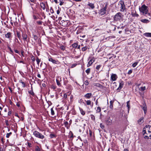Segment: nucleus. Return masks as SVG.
<instances>
[{
    "mask_svg": "<svg viewBox=\"0 0 151 151\" xmlns=\"http://www.w3.org/2000/svg\"><path fill=\"white\" fill-rule=\"evenodd\" d=\"M138 62H135L133 63L132 65V66L133 68L135 67L138 64Z\"/></svg>",
    "mask_w": 151,
    "mask_h": 151,
    "instance_id": "nucleus-35",
    "label": "nucleus"
},
{
    "mask_svg": "<svg viewBox=\"0 0 151 151\" xmlns=\"http://www.w3.org/2000/svg\"><path fill=\"white\" fill-rule=\"evenodd\" d=\"M117 78V76L116 74H112L111 76V80L112 81H115Z\"/></svg>",
    "mask_w": 151,
    "mask_h": 151,
    "instance_id": "nucleus-8",
    "label": "nucleus"
},
{
    "mask_svg": "<svg viewBox=\"0 0 151 151\" xmlns=\"http://www.w3.org/2000/svg\"><path fill=\"white\" fill-rule=\"evenodd\" d=\"M132 15L133 17H137L139 16L138 14L136 13V11H135V12H132Z\"/></svg>",
    "mask_w": 151,
    "mask_h": 151,
    "instance_id": "nucleus-19",
    "label": "nucleus"
},
{
    "mask_svg": "<svg viewBox=\"0 0 151 151\" xmlns=\"http://www.w3.org/2000/svg\"><path fill=\"white\" fill-rule=\"evenodd\" d=\"M37 23L39 25H41L42 24V22L41 21H37Z\"/></svg>",
    "mask_w": 151,
    "mask_h": 151,
    "instance_id": "nucleus-48",
    "label": "nucleus"
},
{
    "mask_svg": "<svg viewBox=\"0 0 151 151\" xmlns=\"http://www.w3.org/2000/svg\"><path fill=\"white\" fill-rule=\"evenodd\" d=\"M100 126L102 129L104 128V125H103L101 123L100 124Z\"/></svg>",
    "mask_w": 151,
    "mask_h": 151,
    "instance_id": "nucleus-53",
    "label": "nucleus"
},
{
    "mask_svg": "<svg viewBox=\"0 0 151 151\" xmlns=\"http://www.w3.org/2000/svg\"><path fill=\"white\" fill-rule=\"evenodd\" d=\"M51 114L52 115H53L55 114L54 111L53 110V108H52L51 109Z\"/></svg>",
    "mask_w": 151,
    "mask_h": 151,
    "instance_id": "nucleus-40",
    "label": "nucleus"
},
{
    "mask_svg": "<svg viewBox=\"0 0 151 151\" xmlns=\"http://www.w3.org/2000/svg\"><path fill=\"white\" fill-rule=\"evenodd\" d=\"M146 89L145 86H144V87H140V90L142 91H145Z\"/></svg>",
    "mask_w": 151,
    "mask_h": 151,
    "instance_id": "nucleus-38",
    "label": "nucleus"
},
{
    "mask_svg": "<svg viewBox=\"0 0 151 151\" xmlns=\"http://www.w3.org/2000/svg\"><path fill=\"white\" fill-rule=\"evenodd\" d=\"M42 85L43 87H45L46 86V85L45 83H42Z\"/></svg>",
    "mask_w": 151,
    "mask_h": 151,
    "instance_id": "nucleus-61",
    "label": "nucleus"
},
{
    "mask_svg": "<svg viewBox=\"0 0 151 151\" xmlns=\"http://www.w3.org/2000/svg\"><path fill=\"white\" fill-rule=\"evenodd\" d=\"M5 123H6V125L7 126H9V123H8V120H6Z\"/></svg>",
    "mask_w": 151,
    "mask_h": 151,
    "instance_id": "nucleus-52",
    "label": "nucleus"
},
{
    "mask_svg": "<svg viewBox=\"0 0 151 151\" xmlns=\"http://www.w3.org/2000/svg\"><path fill=\"white\" fill-rule=\"evenodd\" d=\"M40 149L38 146H37L35 147V151H40Z\"/></svg>",
    "mask_w": 151,
    "mask_h": 151,
    "instance_id": "nucleus-32",
    "label": "nucleus"
},
{
    "mask_svg": "<svg viewBox=\"0 0 151 151\" xmlns=\"http://www.w3.org/2000/svg\"><path fill=\"white\" fill-rule=\"evenodd\" d=\"M33 38L35 40H36L38 39V37L37 35H33Z\"/></svg>",
    "mask_w": 151,
    "mask_h": 151,
    "instance_id": "nucleus-45",
    "label": "nucleus"
},
{
    "mask_svg": "<svg viewBox=\"0 0 151 151\" xmlns=\"http://www.w3.org/2000/svg\"><path fill=\"white\" fill-rule=\"evenodd\" d=\"M48 60L49 61L52 62L53 63L56 64H59L60 63L57 60H55L52 59L50 56L48 57Z\"/></svg>",
    "mask_w": 151,
    "mask_h": 151,
    "instance_id": "nucleus-6",
    "label": "nucleus"
},
{
    "mask_svg": "<svg viewBox=\"0 0 151 151\" xmlns=\"http://www.w3.org/2000/svg\"><path fill=\"white\" fill-rule=\"evenodd\" d=\"M56 82L58 85L59 86H61V84L59 82V81L58 80L56 79Z\"/></svg>",
    "mask_w": 151,
    "mask_h": 151,
    "instance_id": "nucleus-44",
    "label": "nucleus"
},
{
    "mask_svg": "<svg viewBox=\"0 0 151 151\" xmlns=\"http://www.w3.org/2000/svg\"><path fill=\"white\" fill-rule=\"evenodd\" d=\"M143 130L151 131V126L150 125H146L143 129Z\"/></svg>",
    "mask_w": 151,
    "mask_h": 151,
    "instance_id": "nucleus-13",
    "label": "nucleus"
},
{
    "mask_svg": "<svg viewBox=\"0 0 151 151\" xmlns=\"http://www.w3.org/2000/svg\"><path fill=\"white\" fill-rule=\"evenodd\" d=\"M114 102V101H111L110 102V105L109 106V107L111 109H112L113 108V104Z\"/></svg>",
    "mask_w": 151,
    "mask_h": 151,
    "instance_id": "nucleus-21",
    "label": "nucleus"
},
{
    "mask_svg": "<svg viewBox=\"0 0 151 151\" xmlns=\"http://www.w3.org/2000/svg\"><path fill=\"white\" fill-rule=\"evenodd\" d=\"M107 8V5L106 4L104 8L100 10L99 13L101 15H103L105 14L106 12V9Z\"/></svg>",
    "mask_w": 151,
    "mask_h": 151,
    "instance_id": "nucleus-5",
    "label": "nucleus"
},
{
    "mask_svg": "<svg viewBox=\"0 0 151 151\" xmlns=\"http://www.w3.org/2000/svg\"><path fill=\"white\" fill-rule=\"evenodd\" d=\"M11 111H9L8 113V115H10L11 114Z\"/></svg>",
    "mask_w": 151,
    "mask_h": 151,
    "instance_id": "nucleus-62",
    "label": "nucleus"
},
{
    "mask_svg": "<svg viewBox=\"0 0 151 151\" xmlns=\"http://www.w3.org/2000/svg\"><path fill=\"white\" fill-rule=\"evenodd\" d=\"M29 93L32 96H34L35 95L34 93L32 91H29Z\"/></svg>",
    "mask_w": 151,
    "mask_h": 151,
    "instance_id": "nucleus-43",
    "label": "nucleus"
},
{
    "mask_svg": "<svg viewBox=\"0 0 151 151\" xmlns=\"http://www.w3.org/2000/svg\"><path fill=\"white\" fill-rule=\"evenodd\" d=\"M33 18L34 19H37V18L35 15H34L33 16Z\"/></svg>",
    "mask_w": 151,
    "mask_h": 151,
    "instance_id": "nucleus-55",
    "label": "nucleus"
},
{
    "mask_svg": "<svg viewBox=\"0 0 151 151\" xmlns=\"http://www.w3.org/2000/svg\"><path fill=\"white\" fill-rule=\"evenodd\" d=\"M85 101L86 102V104L87 105L89 106V105H91V101L89 100H88L87 101Z\"/></svg>",
    "mask_w": 151,
    "mask_h": 151,
    "instance_id": "nucleus-29",
    "label": "nucleus"
},
{
    "mask_svg": "<svg viewBox=\"0 0 151 151\" xmlns=\"http://www.w3.org/2000/svg\"><path fill=\"white\" fill-rule=\"evenodd\" d=\"M17 37L19 39H20L21 38V34L20 32H17Z\"/></svg>",
    "mask_w": 151,
    "mask_h": 151,
    "instance_id": "nucleus-36",
    "label": "nucleus"
},
{
    "mask_svg": "<svg viewBox=\"0 0 151 151\" xmlns=\"http://www.w3.org/2000/svg\"><path fill=\"white\" fill-rule=\"evenodd\" d=\"M122 14L120 12H118L114 16V19L115 21L119 20L122 17Z\"/></svg>",
    "mask_w": 151,
    "mask_h": 151,
    "instance_id": "nucleus-4",
    "label": "nucleus"
},
{
    "mask_svg": "<svg viewBox=\"0 0 151 151\" xmlns=\"http://www.w3.org/2000/svg\"><path fill=\"white\" fill-rule=\"evenodd\" d=\"M37 77L39 78H41V76L40 74H38L37 76Z\"/></svg>",
    "mask_w": 151,
    "mask_h": 151,
    "instance_id": "nucleus-64",
    "label": "nucleus"
},
{
    "mask_svg": "<svg viewBox=\"0 0 151 151\" xmlns=\"http://www.w3.org/2000/svg\"><path fill=\"white\" fill-rule=\"evenodd\" d=\"M15 116L18 117V118H19V117L18 116V114L17 113H15Z\"/></svg>",
    "mask_w": 151,
    "mask_h": 151,
    "instance_id": "nucleus-60",
    "label": "nucleus"
},
{
    "mask_svg": "<svg viewBox=\"0 0 151 151\" xmlns=\"http://www.w3.org/2000/svg\"><path fill=\"white\" fill-rule=\"evenodd\" d=\"M60 13V12L59 10H58L57 11V13L58 14H59Z\"/></svg>",
    "mask_w": 151,
    "mask_h": 151,
    "instance_id": "nucleus-63",
    "label": "nucleus"
},
{
    "mask_svg": "<svg viewBox=\"0 0 151 151\" xmlns=\"http://www.w3.org/2000/svg\"><path fill=\"white\" fill-rule=\"evenodd\" d=\"M143 135H145V138L146 139H151V131L143 130Z\"/></svg>",
    "mask_w": 151,
    "mask_h": 151,
    "instance_id": "nucleus-1",
    "label": "nucleus"
},
{
    "mask_svg": "<svg viewBox=\"0 0 151 151\" xmlns=\"http://www.w3.org/2000/svg\"><path fill=\"white\" fill-rule=\"evenodd\" d=\"M121 5L120 11L121 12H124L125 9V6L123 1L121 2L120 3Z\"/></svg>",
    "mask_w": 151,
    "mask_h": 151,
    "instance_id": "nucleus-9",
    "label": "nucleus"
},
{
    "mask_svg": "<svg viewBox=\"0 0 151 151\" xmlns=\"http://www.w3.org/2000/svg\"><path fill=\"white\" fill-rule=\"evenodd\" d=\"M143 104L142 105H141L140 106L142 109L143 110L144 114H145L147 111V107L146 104L145 103H143Z\"/></svg>",
    "mask_w": 151,
    "mask_h": 151,
    "instance_id": "nucleus-7",
    "label": "nucleus"
},
{
    "mask_svg": "<svg viewBox=\"0 0 151 151\" xmlns=\"http://www.w3.org/2000/svg\"><path fill=\"white\" fill-rule=\"evenodd\" d=\"M50 12L52 13H54L53 10V9L52 7L50 8Z\"/></svg>",
    "mask_w": 151,
    "mask_h": 151,
    "instance_id": "nucleus-50",
    "label": "nucleus"
},
{
    "mask_svg": "<svg viewBox=\"0 0 151 151\" xmlns=\"http://www.w3.org/2000/svg\"><path fill=\"white\" fill-rule=\"evenodd\" d=\"M95 61V59L94 58H92L88 62L87 65V66L88 67L90 66Z\"/></svg>",
    "mask_w": 151,
    "mask_h": 151,
    "instance_id": "nucleus-14",
    "label": "nucleus"
},
{
    "mask_svg": "<svg viewBox=\"0 0 151 151\" xmlns=\"http://www.w3.org/2000/svg\"><path fill=\"white\" fill-rule=\"evenodd\" d=\"M50 137L51 138H53L56 137V135L53 134L51 133L50 134Z\"/></svg>",
    "mask_w": 151,
    "mask_h": 151,
    "instance_id": "nucleus-27",
    "label": "nucleus"
},
{
    "mask_svg": "<svg viewBox=\"0 0 151 151\" xmlns=\"http://www.w3.org/2000/svg\"><path fill=\"white\" fill-rule=\"evenodd\" d=\"M28 145L29 146V147H31V144L30 143H28Z\"/></svg>",
    "mask_w": 151,
    "mask_h": 151,
    "instance_id": "nucleus-58",
    "label": "nucleus"
},
{
    "mask_svg": "<svg viewBox=\"0 0 151 151\" xmlns=\"http://www.w3.org/2000/svg\"><path fill=\"white\" fill-rule=\"evenodd\" d=\"M68 21L62 20L61 21L60 24L62 26L65 27L68 24Z\"/></svg>",
    "mask_w": 151,
    "mask_h": 151,
    "instance_id": "nucleus-10",
    "label": "nucleus"
},
{
    "mask_svg": "<svg viewBox=\"0 0 151 151\" xmlns=\"http://www.w3.org/2000/svg\"><path fill=\"white\" fill-rule=\"evenodd\" d=\"M60 49L62 50H64L65 49V47L63 46H62L60 47Z\"/></svg>",
    "mask_w": 151,
    "mask_h": 151,
    "instance_id": "nucleus-49",
    "label": "nucleus"
},
{
    "mask_svg": "<svg viewBox=\"0 0 151 151\" xmlns=\"http://www.w3.org/2000/svg\"><path fill=\"white\" fill-rule=\"evenodd\" d=\"M12 134V133L10 132L9 133H7L6 135V137L7 138H9V136Z\"/></svg>",
    "mask_w": 151,
    "mask_h": 151,
    "instance_id": "nucleus-39",
    "label": "nucleus"
},
{
    "mask_svg": "<svg viewBox=\"0 0 151 151\" xmlns=\"http://www.w3.org/2000/svg\"><path fill=\"white\" fill-rule=\"evenodd\" d=\"M14 51L16 53H19V51L16 50H15Z\"/></svg>",
    "mask_w": 151,
    "mask_h": 151,
    "instance_id": "nucleus-56",
    "label": "nucleus"
},
{
    "mask_svg": "<svg viewBox=\"0 0 151 151\" xmlns=\"http://www.w3.org/2000/svg\"><path fill=\"white\" fill-rule=\"evenodd\" d=\"M144 35L147 37H151V33H146L144 34Z\"/></svg>",
    "mask_w": 151,
    "mask_h": 151,
    "instance_id": "nucleus-26",
    "label": "nucleus"
},
{
    "mask_svg": "<svg viewBox=\"0 0 151 151\" xmlns=\"http://www.w3.org/2000/svg\"><path fill=\"white\" fill-rule=\"evenodd\" d=\"M84 96L87 99H89L92 96V94L91 93H88L85 95Z\"/></svg>",
    "mask_w": 151,
    "mask_h": 151,
    "instance_id": "nucleus-11",
    "label": "nucleus"
},
{
    "mask_svg": "<svg viewBox=\"0 0 151 151\" xmlns=\"http://www.w3.org/2000/svg\"><path fill=\"white\" fill-rule=\"evenodd\" d=\"M65 126L67 127L68 124V122H65L64 123Z\"/></svg>",
    "mask_w": 151,
    "mask_h": 151,
    "instance_id": "nucleus-47",
    "label": "nucleus"
},
{
    "mask_svg": "<svg viewBox=\"0 0 151 151\" xmlns=\"http://www.w3.org/2000/svg\"><path fill=\"white\" fill-rule=\"evenodd\" d=\"M88 5L92 9H93L95 8L93 4L90 3L88 4Z\"/></svg>",
    "mask_w": 151,
    "mask_h": 151,
    "instance_id": "nucleus-20",
    "label": "nucleus"
},
{
    "mask_svg": "<svg viewBox=\"0 0 151 151\" xmlns=\"http://www.w3.org/2000/svg\"><path fill=\"white\" fill-rule=\"evenodd\" d=\"M124 85V82L122 81H121L119 82V87L117 89V90H120L123 87Z\"/></svg>",
    "mask_w": 151,
    "mask_h": 151,
    "instance_id": "nucleus-12",
    "label": "nucleus"
},
{
    "mask_svg": "<svg viewBox=\"0 0 151 151\" xmlns=\"http://www.w3.org/2000/svg\"><path fill=\"white\" fill-rule=\"evenodd\" d=\"M132 72V70H129L128 72V74H131Z\"/></svg>",
    "mask_w": 151,
    "mask_h": 151,
    "instance_id": "nucleus-51",
    "label": "nucleus"
},
{
    "mask_svg": "<svg viewBox=\"0 0 151 151\" xmlns=\"http://www.w3.org/2000/svg\"><path fill=\"white\" fill-rule=\"evenodd\" d=\"M140 21L142 22L145 23H147L149 22H150L148 19H141Z\"/></svg>",
    "mask_w": 151,
    "mask_h": 151,
    "instance_id": "nucleus-18",
    "label": "nucleus"
},
{
    "mask_svg": "<svg viewBox=\"0 0 151 151\" xmlns=\"http://www.w3.org/2000/svg\"><path fill=\"white\" fill-rule=\"evenodd\" d=\"M96 113H99L101 111V108L100 107H98L96 110Z\"/></svg>",
    "mask_w": 151,
    "mask_h": 151,
    "instance_id": "nucleus-31",
    "label": "nucleus"
},
{
    "mask_svg": "<svg viewBox=\"0 0 151 151\" xmlns=\"http://www.w3.org/2000/svg\"><path fill=\"white\" fill-rule=\"evenodd\" d=\"M19 82L22 83V87L23 88H24L25 86V83L23 82L22 81V80H20L19 81Z\"/></svg>",
    "mask_w": 151,
    "mask_h": 151,
    "instance_id": "nucleus-28",
    "label": "nucleus"
},
{
    "mask_svg": "<svg viewBox=\"0 0 151 151\" xmlns=\"http://www.w3.org/2000/svg\"><path fill=\"white\" fill-rule=\"evenodd\" d=\"M33 134L35 137L41 139H43L45 137L44 135L37 131L33 132Z\"/></svg>",
    "mask_w": 151,
    "mask_h": 151,
    "instance_id": "nucleus-2",
    "label": "nucleus"
},
{
    "mask_svg": "<svg viewBox=\"0 0 151 151\" xmlns=\"http://www.w3.org/2000/svg\"><path fill=\"white\" fill-rule=\"evenodd\" d=\"M86 72L87 73V74H88L90 73V68H88L86 70Z\"/></svg>",
    "mask_w": 151,
    "mask_h": 151,
    "instance_id": "nucleus-37",
    "label": "nucleus"
},
{
    "mask_svg": "<svg viewBox=\"0 0 151 151\" xmlns=\"http://www.w3.org/2000/svg\"><path fill=\"white\" fill-rule=\"evenodd\" d=\"M88 47L87 46H85L81 48V50L82 51H85L86 50H87Z\"/></svg>",
    "mask_w": 151,
    "mask_h": 151,
    "instance_id": "nucleus-33",
    "label": "nucleus"
},
{
    "mask_svg": "<svg viewBox=\"0 0 151 151\" xmlns=\"http://www.w3.org/2000/svg\"><path fill=\"white\" fill-rule=\"evenodd\" d=\"M147 7L145 5L142 6L141 8L139 9L140 11L143 13V14H147L148 12Z\"/></svg>",
    "mask_w": 151,
    "mask_h": 151,
    "instance_id": "nucleus-3",
    "label": "nucleus"
},
{
    "mask_svg": "<svg viewBox=\"0 0 151 151\" xmlns=\"http://www.w3.org/2000/svg\"><path fill=\"white\" fill-rule=\"evenodd\" d=\"M22 37L24 41H27V35L25 33H22Z\"/></svg>",
    "mask_w": 151,
    "mask_h": 151,
    "instance_id": "nucleus-15",
    "label": "nucleus"
},
{
    "mask_svg": "<svg viewBox=\"0 0 151 151\" xmlns=\"http://www.w3.org/2000/svg\"><path fill=\"white\" fill-rule=\"evenodd\" d=\"M90 116H91V119L92 120H93V121H95V117L94 115H93V114H91L90 115Z\"/></svg>",
    "mask_w": 151,
    "mask_h": 151,
    "instance_id": "nucleus-34",
    "label": "nucleus"
},
{
    "mask_svg": "<svg viewBox=\"0 0 151 151\" xmlns=\"http://www.w3.org/2000/svg\"><path fill=\"white\" fill-rule=\"evenodd\" d=\"M63 3L64 2H63L60 1L59 4L61 6L63 4Z\"/></svg>",
    "mask_w": 151,
    "mask_h": 151,
    "instance_id": "nucleus-57",
    "label": "nucleus"
},
{
    "mask_svg": "<svg viewBox=\"0 0 151 151\" xmlns=\"http://www.w3.org/2000/svg\"><path fill=\"white\" fill-rule=\"evenodd\" d=\"M72 46L73 48H76L78 46V43L76 42L74 43H73L72 45Z\"/></svg>",
    "mask_w": 151,
    "mask_h": 151,
    "instance_id": "nucleus-30",
    "label": "nucleus"
},
{
    "mask_svg": "<svg viewBox=\"0 0 151 151\" xmlns=\"http://www.w3.org/2000/svg\"><path fill=\"white\" fill-rule=\"evenodd\" d=\"M11 36V33L9 32L7 33L5 35V37L9 39Z\"/></svg>",
    "mask_w": 151,
    "mask_h": 151,
    "instance_id": "nucleus-22",
    "label": "nucleus"
},
{
    "mask_svg": "<svg viewBox=\"0 0 151 151\" xmlns=\"http://www.w3.org/2000/svg\"><path fill=\"white\" fill-rule=\"evenodd\" d=\"M79 109L81 114H82L83 115H85V112L82 109L80 108Z\"/></svg>",
    "mask_w": 151,
    "mask_h": 151,
    "instance_id": "nucleus-24",
    "label": "nucleus"
},
{
    "mask_svg": "<svg viewBox=\"0 0 151 151\" xmlns=\"http://www.w3.org/2000/svg\"><path fill=\"white\" fill-rule=\"evenodd\" d=\"M84 84L86 86H88L89 84V82L88 81L86 80L85 81Z\"/></svg>",
    "mask_w": 151,
    "mask_h": 151,
    "instance_id": "nucleus-42",
    "label": "nucleus"
},
{
    "mask_svg": "<svg viewBox=\"0 0 151 151\" xmlns=\"http://www.w3.org/2000/svg\"><path fill=\"white\" fill-rule=\"evenodd\" d=\"M67 97V95L66 94H64V97L65 98H66Z\"/></svg>",
    "mask_w": 151,
    "mask_h": 151,
    "instance_id": "nucleus-59",
    "label": "nucleus"
},
{
    "mask_svg": "<svg viewBox=\"0 0 151 151\" xmlns=\"http://www.w3.org/2000/svg\"><path fill=\"white\" fill-rule=\"evenodd\" d=\"M103 116V115L101 113L100 114V119H101V118Z\"/></svg>",
    "mask_w": 151,
    "mask_h": 151,
    "instance_id": "nucleus-54",
    "label": "nucleus"
},
{
    "mask_svg": "<svg viewBox=\"0 0 151 151\" xmlns=\"http://www.w3.org/2000/svg\"><path fill=\"white\" fill-rule=\"evenodd\" d=\"M144 118L143 117H141L138 121V122L139 124H140L144 122Z\"/></svg>",
    "mask_w": 151,
    "mask_h": 151,
    "instance_id": "nucleus-17",
    "label": "nucleus"
},
{
    "mask_svg": "<svg viewBox=\"0 0 151 151\" xmlns=\"http://www.w3.org/2000/svg\"><path fill=\"white\" fill-rule=\"evenodd\" d=\"M36 61H37V64L38 65H39V63H40V60L38 58H37L36 59Z\"/></svg>",
    "mask_w": 151,
    "mask_h": 151,
    "instance_id": "nucleus-41",
    "label": "nucleus"
},
{
    "mask_svg": "<svg viewBox=\"0 0 151 151\" xmlns=\"http://www.w3.org/2000/svg\"><path fill=\"white\" fill-rule=\"evenodd\" d=\"M107 124L110 125L112 123V120L110 119V118H108L106 120Z\"/></svg>",
    "mask_w": 151,
    "mask_h": 151,
    "instance_id": "nucleus-16",
    "label": "nucleus"
},
{
    "mask_svg": "<svg viewBox=\"0 0 151 151\" xmlns=\"http://www.w3.org/2000/svg\"><path fill=\"white\" fill-rule=\"evenodd\" d=\"M40 6L43 10L45 9V4L43 2H42L40 3Z\"/></svg>",
    "mask_w": 151,
    "mask_h": 151,
    "instance_id": "nucleus-23",
    "label": "nucleus"
},
{
    "mask_svg": "<svg viewBox=\"0 0 151 151\" xmlns=\"http://www.w3.org/2000/svg\"><path fill=\"white\" fill-rule=\"evenodd\" d=\"M101 65H99L98 66H97L96 67V69L97 70H99L100 68L101 67Z\"/></svg>",
    "mask_w": 151,
    "mask_h": 151,
    "instance_id": "nucleus-46",
    "label": "nucleus"
},
{
    "mask_svg": "<svg viewBox=\"0 0 151 151\" xmlns=\"http://www.w3.org/2000/svg\"><path fill=\"white\" fill-rule=\"evenodd\" d=\"M127 106L128 108V111L129 112V109L130 108V105L129 104V101H128L127 102Z\"/></svg>",
    "mask_w": 151,
    "mask_h": 151,
    "instance_id": "nucleus-25",
    "label": "nucleus"
}]
</instances>
